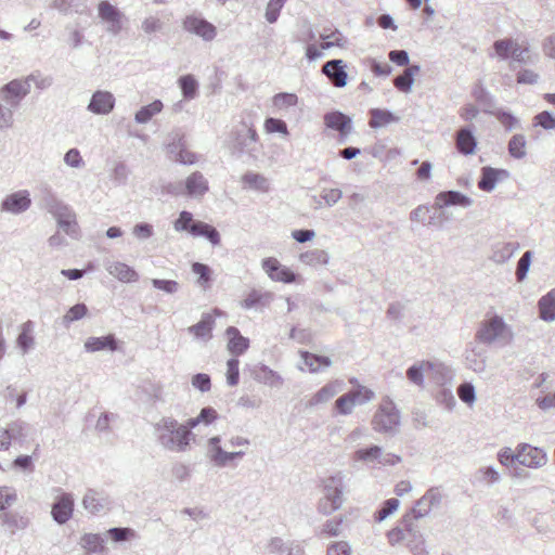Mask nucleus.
<instances>
[{"instance_id": "41", "label": "nucleus", "mask_w": 555, "mask_h": 555, "mask_svg": "<svg viewBox=\"0 0 555 555\" xmlns=\"http://www.w3.org/2000/svg\"><path fill=\"white\" fill-rule=\"evenodd\" d=\"M272 298L273 294L270 292H260L257 289H253L242 301L241 306L242 308L247 310L259 306L264 307L270 304Z\"/></svg>"}, {"instance_id": "25", "label": "nucleus", "mask_w": 555, "mask_h": 555, "mask_svg": "<svg viewBox=\"0 0 555 555\" xmlns=\"http://www.w3.org/2000/svg\"><path fill=\"white\" fill-rule=\"evenodd\" d=\"M35 323L30 320L24 322L20 326V333L16 337V346L22 356L27 354L35 348L36 341L34 336Z\"/></svg>"}, {"instance_id": "10", "label": "nucleus", "mask_w": 555, "mask_h": 555, "mask_svg": "<svg viewBox=\"0 0 555 555\" xmlns=\"http://www.w3.org/2000/svg\"><path fill=\"white\" fill-rule=\"evenodd\" d=\"M185 31L196 35L204 41H212L217 36V28L214 24L201 15H186L182 22Z\"/></svg>"}, {"instance_id": "44", "label": "nucleus", "mask_w": 555, "mask_h": 555, "mask_svg": "<svg viewBox=\"0 0 555 555\" xmlns=\"http://www.w3.org/2000/svg\"><path fill=\"white\" fill-rule=\"evenodd\" d=\"M431 369L433 364L429 361L415 363L406 370V377L414 385L422 387L424 385V374Z\"/></svg>"}, {"instance_id": "13", "label": "nucleus", "mask_w": 555, "mask_h": 555, "mask_svg": "<svg viewBox=\"0 0 555 555\" xmlns=\"http://www.w3.org/2000/svg\"><path fill=\"white\" fill-rule=\"evenodd\" d=\"M30 205V193L27 190H21L7 195L1 203V209L13 215H20L26 211Z\"/></svg>"}, {"instance_id": "21", "label": "nucleus", "mask_w": 555, "mask_h": 555, "mask_svg": "<svg viewBox=\"0 0 555 555\" xmlns=\"http://www.w3.org/2000/svg\"><path fill=\"white\" fill-rule=\"evenodd\" d=\"M251 377L270 387H281L284 384L283 377L268 365L259 363L251 369Z\"/></svg>"}, {"instance_id": "51", "label": "nucleus", "mask_w": 555, "mask_h": 555, "mask_svg": "<svg viewBox=\"0 0 555 555\" xmlns=\"http://www.w3.org/2000/svg\"><path fill=\"white\" fill-rule=\"evenodd\" d=\"M408 546L414 555H427L425 540L418 531L410 527L408 529Z\"/></svg>"}, {"instance_id": "24", "label": "nucleus", "mask_w": 555, "mask_h": 555, "mask_svg": "<svg viewBox=\"0 0 555 555\" xmlns=\"http://www.w3.org/2000/svg\"><path fill=\"white\" fill-rule=\"evenodd\" d=\"M105 269L111 275L124 283L137 282L139 280L138 272L120 261H107L105 262Z\"/></svg>"}, {"instance_id": "23", "label": "nucleus", "mask_w": 555, "mask_h": 555, "mask_svg": "<svg viewBox=\"0 0 555 555\" xmlns=\"http://www.w3.org/2000/svg\"><path fill=\"white\" fill-rule=\"evenodd\" d=\"M86 352L93 353L98 351H116L118 349V340L114 334L101 337H89L83 344Z\"/></svg>"}, {"instance_id": "52", "label": "nucleus", "mask_w": 555, "mask_h": 555, "mask_svg": "<svg viewBox=\"0 0 555 555\" xmlns=\"http://www.w3.org/2000/svg\"><path fill=\"white\" fill-rule=\"evenodd\" d=\"M217 411L214 408L206 406L201 410L199 414L196 417L189 418L186 423L192 430L199 424H211L217 418Z\"/></svg>"}, {"instance_id": "22", "label": "nucleus", "mask_w": 555, "mask_h": 555, "mask_svg": "<svg viewBox=\"0 0 555 555\" xmlns=\"http://www.w3.org/2000/svg\"><path fill=\"white\" fill-rule=\"evenodd\" d=\"M473 199L459 191H444L436 195L435 205L438 208L449 206L469 207Z\"/></svg>"}, {"instance_id": "33", "label": "nucleus", "mask_w": 555, "mask_h": 555, "mask_svg": "<svg viewBox=\"0 0 555 555\" xmlns=\"http://www.w3.org/2000/svg\"><path fill=\"white\" fill-rule=\"evenodd\" d=\"M185 145H186V140H185L184 131L181 128L172 129L167 134L166 141H165V149H166L169 159H171V157L173 155H176L178 152H180L181 149Z\"/></svg>"}, {"instance_id": "53", "label": "nucleus", "mask_w": 555, "mask_h": 555, "mask_svg": "<svg viewBox=\"0 0 555 555\" xmlns=\"http://www.w3.org/2000/svg\"><path fill=\"white\" fill-rule=\"evenodd\" d=\"M99 17L103 22H113L118 18H122V13L108 1H101L98 7Z\"/></svg>"}, {"instance_id": "46", "label": "nucleus", "mask_w": 555, "mask_h": 555, "mask_svg": "<svg viewBox=\"0 0 555 555\" xmlns=\"http://www.w3.org/2000/svg\"><path fill=\"white\" fill-rule=\"evenodd\" d=\"M178 83L185 100H193L197 96L198 82L193 75L181 76Z\"/></svg>"}, {"instance_id": "4", "label": "nucleus", "mask_w": 555, "mask_h": 555, "mask_svg": "<svg viewBox=\"0 0 555 555\" xmlns=\"http://www.w3.org/2000/svg\"><path fill=\"white\" fill-rule=\"evenodd\" d=\"M345 474L337 472L323 481V495L318 502V512L328 516L338 511L344 503Z\"/></svg>"}, {"instance_id": "5", "label": "nucleus", "mask_w": 555, "mask_h": 555, "mask_svg": "<svg viewBox=\"0 0 555 555\" xmlns=\"http://www.w3.org/2000/svg\"><path fill=\"white\" fill-rule=\"evenodd\" d=\"M351 459L353 462L363 463L371 467L395 466L402 461L400 455L384 452L383 448L376 444L356 450Z\"/></svg>"}, {"instance_id": "15", "label": "nucleus", "mask_w": 555, "mask_h": 555, "mask_svg": "<svg viewBox=\"0 0 555 555\" xmlns=\"http://www.w3.org/2000/svg\"><path fill=\"white\" fill-rule=\"evenodd\" d=\"M442 501L438 488L428 489L425 494L415 503L412 513L416 519L427 516L433 508L440 506Z\"/></svg>"}, {"instance_id": "7", "label": "nucleus", "mask_w": 555, "mask_h": 555, "mask_svg": "<svg viewBox=\"0 0 555 555\" xmlns=\"http://www.w3.org/2000/svg\"><path fill=\"white\" fill-rule=\"evenodd\" d=\"M399 424L400 414L392 402L382 404L372 420L373 429L385 434H393Z\"/></svg>"}, {"instance_id": "29", "label": "nucleus", "mask_w": 555, "mask_h": 555, "mask_svg": "<svg viewBox=\"0 0 555 555\" xmlns=\"http://www.w3.org/2000/svg\"><path fill=\"white\" fill-rule=\"evenodd\" d=\"M189 233L194 237L203 236L214 246L220 244V234L217 229L206 222L194 220Z\"/></svg>"}, {"instance_id": "35", "label": "nucleus", "mask_w": 555, "mask_h": 555, "mask_svg": "<svg viewBox=\"0 0 555 555\" xmlns=\"http://www.w3.org/2000/svg\"><path fill=\"white\" fill-rule=\"evenodd\" d=\"M421 70L420 65L413 64L403 70V73L393 79L395 87L401 92H410L414 83V76Z\"/></svg>"}, {"instance_id": "32", "label": "nucleus", "mask_w": 555, "mask_h": 555, "mask_svg": "<svg viewBox=\"0 0 555 555\" xmlns=\"http://www.w3.org/2000/svg\"><path fill=\"white\" fill-rule=\"evenodd\" d=\"M227 335L229 336L228 349L232 354L241 356L248 349L249 339L242 336L236 327H228Z\"/></svg>"}, {"instance_id": "63", "label": "nucleus", "mask_w": 555, "mask_h": 555, "mask_svg": "<svg viewBox=\"0 0 555 555\" xmlns=\"http://www.w3.org/2000/svg\"><path fill=\"white\" fill-rule=\"evenodd\" d=\"M534 126L542 127L545 130L555 128V114L548 111H543L534 117Z\"/></svg>"}, {"instance_id": "2", "label": "nucleus", "mask_w": 555, "mask_h": 555, "mask_svg": "<svg viewBox=\"0 0 555 555\" xmlns=\"http://www.w3.org/2000/svg\"><path fill=\"white\" fill-rule=\"evenodd\" d=\"M42 207L53 216L61 230H63L70 237L77 238L79 235V225L76 218V212L73 208L63 202L55 192L50 188L42 190L41 196Z\"/></svg>"}, {"instance_id": "58", "label": "nucleus", "mask_w": 555, "mask_h": 555, "mask_svg": "<svg viewBox=\"0 0 555 555\" xmlns=\"http://www.w3.org/2000/svg\"><path fill=\"white\" fill-rule=\"evenodd\" d=\"M107 534L114 542H124L135 538V531L126 527L111 528L108 529Z\"/></svg>"}, {"instance_id": "38", "label": "nucleus", "mask_w": 555, "mask_h": 555, "mask_svg": "<svg viewBox=\"0 0 555 555\" xmlns=\"http://www.w3.org/2000/svg\"><path fill=\"white\" fill-rule=\"evenodd\" d=\"M539 314L545 322L555 320V288L551 289L539 300Z\"/></svg>"}, {"instance_id": "39", "label": "nucleus", "mask_w": 555, "mask_h": 555, "mask_svg": "<svg viewBox=\"0 0 555 555\" xmlns=\"http://www.w3.org/2000/svg\"><path fill=\"white\" fill-rule=\"evenodd\" d=\"M371 119L369 125L371 128H382L392 122H398L400 118L390 111L382 108H372L370 111Z\"/></svg>"}, {"instance_id": "14", "label": "nucleus", "mask_w": 555, "mask_h": 555, "mask_svg": "<svg viewBox=\"0 0 555 555\" xmlns=\"http://www.w3.org/2000/svg\"><path fill=\"white\" fill-rule=\"evenodd\" d=\"M183 182L184 196L199 199L209 190L208 180L201 171H194Z\"/></svg>"}, {"instance_id": "17", "label": "nucleus", "mask_w": 555, "mask_h": 555, "mask_svg": "<svg viewBox=\"0 0 555 555\" xmlns=\"http://www.w3.org/2000/svg\"><path fill=\"white\" fill-rule=\"evenodd\" d=\"M74 512V498L70 493H62L52 505L51 515L55 522L64 525Z\"/></svg>"}, {"instance_id": "56", "label": "nucleus", "mask_w": 555, "mask_h": 555, "mask_svg": "<svg viewBox=\"0 0 555 555\" xmlns=\"http://www.w3.org/2000/svg\"><path fill=\"white\" fill-rule=\"evenodd\" d=\"M23 81H27L31 88V83L39 90H46L53 83V79L50 76H43L40 72H35L25 78H21Z\"/></svg>"}, {"instance_id": "34", "label": "nucleus", "mask_w": 555, "mask_h": 555, "mask_svg": "<svg viewBox=\"0 0 555 555\" xmlns=\"http://www.w3.org/2000/svg\"><path fill=\"white\" fill-rule=\"evenodd\" d=\"M269 551L279 555H304V548L299 544L286 543L281 538L271 539Z\"/></svg>"}, {"instance_id": "28", "label": "nucleus", "mask_w": 555, "mask_h": 555, "mask_svg": "<svg viewBox=\"0 0 555 555\" xmlns=\"http://www.w3.org/2000/svg\"><path fill=\"white\" fill-rule=\"evenodd\" d=\"M457 151L463 155H472L477 146V140L469 127L461 128L455 138Z\"/></svg>"}, {"instance_id": "16", "label": "nucleus", "mask_w": 555, "mask_h": 555, "mask_svg": "<svg viewBox=\"0 0 555 555\" xmlns=\"http://www.w3.org/2000/svg\"><path fill=\"white\" fill-rule=\"evenodd\" d=\"M115 96L112 92L96 90L91 95L87 109L95 115H108L115 107Z\"/></svg>"}, {"instance_id": "62", "label": "nucleus", "mask_w": 555, "mask_h": 555, "mask_svg": "<svg viewBox=\"0 0 555 555\" xmlns=\"http://www.w3.org/2000/svg\"><path fill=\"white\" fill-rule=\"evenodd\" d=\"M354 406H356L354 399H352V397L349 395V392L340 396L335 401V409L341 415H349V414H351V412H352Z\"/></svg>"}, {"instance_id": "36", "label": "nucleus", "mask_w": 555, "mask_h": 555, "mask_svg": "<svg viewBox=\"0 0 555 555\" xmlns=\"http://www.w3.org/2000/svg\"><path fill=\"white\" fill-rule=\"evenodd\" d=\"M520 444L513 451L511 448H504L499 451V462L509 469L511 474L517 476V463H520Z\"/></svg>"}, {"instance_id": "18", "label": "nucleus", "mask_w": 555, "mask_h": 555, "mask_svg": "<svg viewBox=\"0 0 555 555\" xmlns=\"http://www.w3.org/2000/svg\"><path fill=\"white\" fill-rule=\"evenodd\" d=\"M324 124L327 128L339 132L340 142H345L347 135L352 130L350 117L339 111L326 113L324 115Z\"/></svg>"}, {"instance_id": "50", "label": "nucleus", "mask_w": 555, "mask_h": 555, "mask_svg": "<svg viewBox=\"0 0 555 555\" xmlns=\"http://www.w3.org/2000/svg\"><path fill=\"white\" fill-rule=\"evenodd\" d=\"M498 180V170L492 167H483L481 169V177L478 182V188L486 192H491L496 183Z\"/></svg>"}, {"instance_id": "3", "label": "nucleus", "mask_w": 555, "mask_h": 555, "mask_svg": "<svg viewBox=\"0 0 555 555\" xmlns=\"http://www.w3.org/2000/svg\"><path fill=\"white\" fill-rule=\"evenodd\" d=\"M513 338L511 326L498 314H487L475 333V340L485 346L504 347L511 344Z\"/></svg>"}, {"instance_id": "26", "label": "nucleus", "mask_w": 555, "mask_h": 555, "mask_svg": "<svg viewBox=\"0 0 555 555\" xmlns=\"http://www.w3.org/2000/svg\"><path fill=\"white\" fill-rule=\"evenodd\" d=\"M546 453L537 447L522 443V466L538 468L546 464Z\"/></svg>"}, {"instance_id": "60", "label": "nucleus", "mask_w": 555, "mask_h": 555, "mask_svg": "<svg viewBox=\"0 0 555 555\" xmlns=\"http://www.w3.org/2000/svg\"><path fill=\"white\" fill-rule=\"evenodd\" d=\"M264 129L268 133H281L283 135L288 134L286 122L282 119L274 117H268L264 120Z\"/></svg>"}, {"instance_id": "37", "label": "nucleus", "mask_w": 555, "mask_h": 555, "mask_svg": "<svg viewBox=\"0 0 555 555\" xmlns=\"http://www.w3.org/2000/svg\"><path fill=\"white\" fill-rule=\"evenodd\" d=\"M7 429L11 444L13 442L22 444L26 441L29 435L30 426L26 422L17 420L9 423L7 425Z\"/></svg>"}, {"instance_id": "59", "label": "nucleus", "mask_w": 555, "mask_h": 555, "mask_svg": "<svg viewBox=\"0 0 555 555\" xmlns=\"http://www.w3.org/2000/svg\"><path fill=\"white\" fill-rule=\"evenodd\" d=\"M287 0H270L266 8V20L273 24L278 21L280 12Z\"/></svg>"}, {"instance_id": "45", "label": "nucleus", "mask_w": 555, "mask_h": 555, "mask_svg": "<svg viewBox=\"0 0 555 555\" xmlns=\"http://www.w3.org/2000/svg\"><path fill=\"white\" fill-rule=\"evenodd\" d=\"M300 356L305 365L308 366L309 371L312 373L318 372L321 367H330L332 365L331 359L325 356H319L308 351H301Z\"/></svg>"}, {"instance_id": "30", "label": "nucleus", "mask_w": 555, "mask_h": 555, "mask_svg": "<svg viewBox=\"0 0 555 555\" xmlns=\"http://www.w3.org/2000/svg\"><path fill=\"white\" fill-rule=\"evenodd\" d=\"M215 326V319L209 313H204L196 324L190 326L188 332L196 339L208 340L211 338V332Z\"/></svg>"}, {"instance_id": "57", "label": "nucleus", "mask_w": 555, "mask_h": 555, "mask_svg": "<svg viewBox=\"0 0 555 555\" xmlns=\"http://www.w3.org/2000/svg\"><path fill=\"white\" fill-rule=\"evenodd\" d=\"M476 476L479 481L487 486H492L500 480L499 472L492 466L479 468Z\"/></svg>"}, {"instance_id": "20", "label": "nucleus", "mask_w": 555, "mask_h": 555, "mask_svg": "<svg viewBox=\"0 0 555 555\" xmlns=\"http://www.w3.org/2000/svg\"><path fill=\"white\" fill-rule=\"evenodd\" d=\"M82 505L89 513L98 514L109 507L111 500L104 492L89 489L82 499Z\"/></svg>"}, {"instance_id": "27", "label": "nucleus", "mask_w": 555, "mask_h": 555, "mask_svg": "<svg viewBox=\"0 0 555 555\" xmlns=\"http://www.w3.org/2000/svg\"><path fill=\"white\" fill-rule=\"evenodd\" d=\"M344 382L335 379L324 385L319 389L315 395L310 399L309 405L314 406L321 403H325L331 400L335 395L343 390Z\"/></svg>"}, {"instance_id": "48", "label": "nucleus", "mask_w": 555, "mask_h": 555, "mask_svg": "<svg viewBox=\"0 0 555 555\" xmlns=\"http://www.w3.org/2000/svg\"><path fill=\"white\" fill-rule=\"evenodd\" d=\"M343 522H344L343 516L327 519L320 528V531L318 534L322 538L339 537L341 534Z\"/></svg>"}, {"instance_id": "55", "label": "nucleus", "mask_w": 555, "mask_h": 555, "mask_svg": "<svg viewBox=\"0 0 555 555\" xmlns=\"http://www.w3.org/2000/svg\"><path fill=\"white\" fill-rule=\"evenodd\" d=\"M515 250L516 247L513 243L498 245L491 258L496 263H503L514 255Z\"/></svg>"}, {"instance_id": "12", "label": "nucleus", "mask_w": 555, "mask_h": 555, "mask_svg": "<svg viewBox=\"0 0 555 555\" xmlns=\"http://www.w3.org/2000/svg\"><path fill=\"white\" fill-rule=\"evenodd\" d=\"M488 352L486 347L474 340L465 350V361L468 369L481 373L487 366Z\"/></svg>"}, {"instance_id": "64", "label": "nucleus", "mask_w": 555, "mask_h": 555, "mask_svg": "<svg viewBox=\"0 0 555 555\" xmlns=\"http://www.w3.org/2000/svg\"><path fill=\"white\" fill-rule=\"evenodd\" d=\"M352 550L347 541H336L327 545L326 555H351Z\"/></svg>"}, {"instance_id": "31", "label": "nucleus", "mask_w": 555, "mask_h": 555, "mask_svg": "<svg viewBox=\"0 0 555 555\" xmlns=\"http://www.w3.org/2000/svg\"><path fill=\"white\" fill-rule=\"evenodd\" d=\"M495 53L503 60L512 57L513 68L516 69L514 63L520 62V52H518L517 43L509 39L496 40L493 44Z\"/></svg>"}, {"instance_id": "42", "label": "nucleus", "mask_w": 555, "mask_h": 555, "mask_svg": "<svg viewBox=\"0 0 555 555\" xmlns=\"http://www.w3.org/2000/svg\"><path fill=\"white\" fill-rule=\"evenodd\" d=\"M164 108V104L160 100H154L152 103L142 106L134 114V121L140 125L147 124L152 118L159 114Z\"/></svg>"}, {"instance_id": "40", "label": "nucleus", "mask_w": 555, "mask_h": 555, "mask_svg": "<svg viewBox=\"0 0 555 555\" xmlns=\"http://www.w3.org/2000/svg\"><path fill=\"white\" fill-rule=\"evenodd\" d=\"M79 544L87 552V555L100 554L105 551L104 539L98 533H85Z\"/></svg>"}, {"instance_id": "11", "label": "nucleus", "mask_w": 555, "mask_h": 555, "mask_svg": "<svg viewBox=\"0 0 555 555\" xmlns=\"http://www.w3.org/2000/svg\"><path fill=\"white\" fill-rule=\"evenodd\" d=\"M219 436L211 437L208 440L207 456L216 467H225L235 459L244 456V451L228 452L220 446Z\"/></svg>"}, {"instance_id": "6", "label": "nucleus", "mask_w": 555, "mask_h": 555, "mask_svg": "<svg viewBox=\"0 0 555 555\" xmlns=\"http://www.w3.org/2000/svg\"><path fill=\"white\" fill-rule=\"evenodd\" d=\"M258 134L255 128L241 122L233 131L232 150L238 156H256L258 152Z\"/></svg>"}, {"instance_id": "19", "label": "nucleus", "mask_w": 555, "mask_h": 555, "mask_svg": "<svg viewBox=\"0 0 555 555\" xmlns=\"http://www.w3.org/2000/svg\"><path fill=\"white\" fill-rule=\"evenodd\" d=\"M322 73L337 88H343L347 85L348 74L346 72V64L343 60L327 61L322 66Z\"/></svg>"}, {"instance_id": "43", "label": "nucleus", "mask_w": 555, "mask_h": 555, "mask_svg": "<svg viewBox=\"0 0 555 555\" xmlns=\"http://www.w3.org/2000/svg\"><path fill=\"white\" fill-rule=\"evenodd\" d=\"M299 260L310 267L326 266L330 261V256L323 249H311L300 254Z\"/></svg>"}, {"instance_id": "54", "label": "nucleus", "mask_w": 555, "mask_h": 555, "mask_svg": "<svg viewBox=\"0 0 555 555\" xmlns=\"http://www.w3.org/2000/svg\"><path fill=\"white\" fill-rule=\"evenodd\" d=\"M273 106L280 111L296 106L298 96L295 93L281 92L273 96Z\"/></svg>"}, {"instance_id": "1", "label": "nucleus", "mask_w": 555, "mask_h": 555, "mask_svg": "<svg viewBox=\"0 0 555 555\" xmlns=\"http://www.w3.org/2000/svg\"><path fill=\"white\" fill-rule=\"evenodd\" d=\"M153 428L159 446L171 452H185L195 438L186 422L180 424L172 416H162Z\"/></svg>"}, {"instance_id": "47", "label": "nucleus", "mask_w": 555, "mask_h": 555, "mask_svg": "<svg viewBox=\"0 0 555 555\" xmlns=\"http://www.w3.org/2000/svg\"><path fill=\"white\" fill-rule=\"evenodd\" d=\"M242 181L256 191L268 192L270 190L269 180L260 173L247 172L243 176Z\"/></svg>"}, {"instance_id": "9", "label": "nucleus", "mask_w": 555, "mask_h": 555, "mask_svg": "<svg viewBox=\"0 0 555 555\" xmlns=\"http://www.w3.org/2000/svg\"><path fill=\"white\" fill-rule=\"evenodd\" d=\"M261 268L267 275L275 282H282L285 284L298 283L300 276L292 271L286 266H283L276 258L268 257L262 259Z\"/></svg>"}, {"instance_id": "49", "label": "nucleus", "mask_w": 555, "mask_h": 555, "mask_svg": "<svg viewBox=\"0 0 555 555\" xmlns=\"http://www.w3.org/2000/svg\"><path fill=\"white\" fill-rule=\"evenodd\" d=\"M192 272L197 275L196 283L203 289H207L210 287L212 270L210 269L209 266L202 262H193Z\"/></svg>"}, {"instance_id": "61", "label": "nucleus", "mask_w": 555, "mask_h": 555, "mask_svg": "<svg viewBox=\"0 0 555 555\" xmlns=\"http://www.w3.org/2000/svg\"><path fill=\"white\" fill-rule=\"evenodd\" d=\"M399 507L398 499H388L386 500L382 507L375 513V519L377 521L385 520L388 516H390L397 508Z\"/></svg>"}, {"instance_id": "8", "label": "nucleus", "mask_w": 555, "mask_h": 555, "mask_svg": "<svg viewBox=\"0 0 555 555\" xmlns=\"http://www.w3.org/2000/svg\"><path fill=\"white\" fill-rule=\"evenodd\" d=\"M29 93L27 81L13 79L0 88V100L14 112Z\"/></svg>"}]
</instances>
